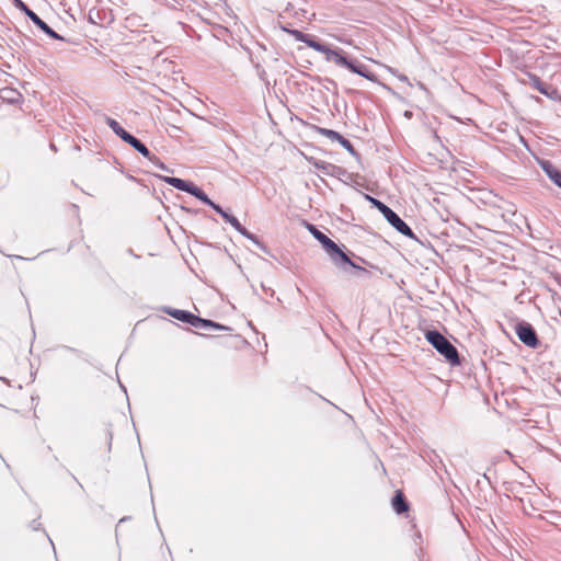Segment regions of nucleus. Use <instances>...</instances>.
I'll list each match as a JSON object with an SVG mask.
<instances>
[{
  "label": "nucleus",
  "mask_w": 561,
  "mask_h": 561,
  "mask_svg": "<svg viewBox=\"0 0 561 561\" xmlns=\"http://www.w3.org/2000/svg\"><path fill=\"white\" fill-rule=\"evenodd\" d=\"M0 380H2L3 382H8V380L3 377H0Z\"/></svg>",
  "instance_id": "obj_27"
},
{
  "label": "nucleus",
  "mask_w": 561,
  "mask_h": 561,
  "mask_svg": "<svg viewBox=\"0 0 561 561\" xmlns=\"http://www.w3.org/2000/svg\"><path fill=\"white\" fill-rule=\"evenodd\" d=\"M21 98V94L11 88L0 89V99L9 103H15Z\"/></svg>",
  "instance_id": "obj_18"
},
{
  "label": "nucleus",
  "mask_w": 561,
  "mask_h": 561,
  "mask_svg": "<svg viewBox=\"0 0 561 561\" xmlns=\"http://www.w3.org/2000/svg\"><path fill=\"white\" fill-rule=\"evenodd\" d=\"M126 144L131 146L136 151H138L141 156L147 158L148 160L156 159V156L150 152V150L142 144L138 138L133 136L131 134L125 140Z\"/></svg>",
  "instance_id": "obj_12"
},
{
  "label": "nucleus",
  "mask_w": 561,
  "mask_h": 561,
  "mask_svg": "<svg viewBox=\"0 0 561 561\" xmlns=\"http://www.w3.org/2000/svg\"><path fill=\"white\" fill-rule=\"evenodd\" d=\"M213 209L216 213H218L226 220V222L230 224L233 228H238L239 220L237 219V217L224 210L221 206L218 204H216V206Z\"/></svg>",
  "instance_id": "obj_20"
},
{
  "label": "nucleus",
  "mask_w": 561,
  "mask_h": 561,
  "mask_svg": "<svg viewBox=\"0 0 561 561\" xmlns=\"http://www.w3.org/2000/svg\"><path fill=\"white\" fill-rule=\"evenodd\" d=\"M165 312L169 316H171L172 318H174V319H176L179 321H182L184 323H188V324L192 323V320H193V317H194V313H192L190 311H186V310H180V309L167 308Z\"/></svg>",
  "instance_id": "obj_16"
},
{
  "label": "nucleus",
  "mask_w": 561,
  "mask_h": 561,
  "mask_svg": "<svg viewBox=\"0 0 561 561\" xmlns=\"http://www.w3.org/2000/svg\"><path fill=\"white\" fill-rule=\"evenodd\" d=\"M515 332H516L518 339L526 346L536 348L540 344V341L537 336V333H536L534 327L526 321L518 322L515 327Z\"/></svg>",
  "instance_id": "obj_6"
},
{
  "label": "nucleus",
  "mask_w": 561,
  "mask_h": 561,
  "mask_svg": "<svg viewBox=\"0 0 561 561\" xmlns=\"http://www.w3.org/2000/svg\"><path fill=\"white\" fill-rule=\"evenodd\" d=\"M240 234L245 237L247 239L251 240L260 250H262L264 253L270 254V250L267 247L262 243L259 238L250 232L247 228H244L240 222L238 228H234Z\"/></svg>",
  "instance_id": "obj_15"
},
{
  "label": "nucleus",
  "mask_w": 561,
  "mask_h": 561,
  "mask_svg": "<svg viewBox=\"0 0 561 561\" xmlns=\"http://www.w3.org/2000/svg\"><path fill=\"white\" fill-rule=\"evenodd\" d=\"M314 167L320 170L322 173L330 175V168H333L332 163H327L324 161H317L314 162Z\"/></svg>",
  "instance_id": "obj_21"
},
{
  "label": "nucleus",
  "mask_w": 561,
  "mask_h": 561,
  "mask_svg": "<svg viewBox=\"0 0 561 561\" xmlns=\"http://www.w3.org/2000/svg\"><path fill=\"white\" fill-rule=\"evenodd\" d=\"M399 79H400L401 81H403V82H408V81H409V80H408V77H407V76H404V75H400V76H399Z\"/></svg>",
  "instance_id": "obj_25"
},
{
  "label": "nucleus",
  "mask_w": 561,
  "mask_h": 561,
  "mask_svg": "<svg viewBox=\"0 0 561 561\" xmlns=\"http://www.w3.org/2000/svg\"><path fill=\"white\" fill-rule=\"evenodd\" d=\"M31 527L34 529V530H38L39 527H41V524L37 523L35 519L32 522L31 524Z\"/></svg>",
  "instance_id": "obj_24"
},
{
  "label": "nucleus",
  "mask_w": 561,
  "mask_h": 561,
  "mask_svg": "<svg viewBox=\"0 0 561 561\" xmlns=\"http://www.w3.org/2000/svg\"><path fill=\"white\" fill-rule=\"evenodd\" d=\"M324 55L327 61L334 62L339 67L346 68L351 72L359 75L369 81H377V76L374 72L369 71L365 65L360 64L356 59L347 58L342 49H332L328 46Z\"/></svg>",
  "instance_id": "obj_2"
},
{
  "label": "nucleus",
  "mask_w": 561,
  "mask_h": 561,
  "mask_svg": "<svg viewBox=\"0 0 561 561\" xmlns=\"http://www.w3.org/2000/svg\"><path fill=\"white\" fill-rule=\"evenodd\" d=\"M264 75H265V71H264V70H262V71L260 72V77H261V78H263V77H264Z\"/></svg>",
  "instance_id": "obj_26"
},
{
  "label": "nucleus",
  "mask_w": 561,
  "mask_h": 561,
  "mask_svg": "<svg viewBox=\"0 0 561 561\" xmlns=\"http://www.w3.org/2000/svg\"><path fill=\"white\" fill-rule=\"evenodd\" d=\"M191 325L194 328H197V329H202V330H210V329L225 330V331L230 330V328H228V327H225L220 323H217V322L208 320V319H203L195 314L193 317Z\"/></svg>",
  "instance_id": "obj_11"
},
{
  "label": "nucleus",
  "mask_w": 561,
  "mask_h": 561,
  "mask_svg": "<svg viewBox=\"0 0 561 561\" xmlns=\"http://www.w3.org/2000/svg\"><path fill=\"white\" fill-rule=\"evenodd\" d=\"M14 5L23 12L41 31L53 39L64 41L65 38L56 33L45 21H43L33 10L22 0H13Z\"/></svg>",
  "instance_id": "obj_5"
},
{
  "label": "nucleus",
  "mask_w": 561,
  "mask_h": 561,
  "mask_svg": "<svg viewBox=\"0 0 561 561\" xmlns=\"http://www.w3.org/2000/svg\"><path fill=\"white\" fill-rule=\"evenodd\" d=\"M308 230L317 239L327 251L332 262L340 268L346 271V267H352L360 272H367L365 268L356 265L340 247L331 240L327 234L320 231L316 226L308 224Z\"/></svg>",
  "instance_id": "obj_1"
},
{
  "label": "nucleus",
  "mask_w": 561,
  "mask_h": 561,
  "mask_svg": "<svg viewBox=\"0 0 561 561\" xmlns=\"http://www.w3.org/2000/svg\"><path fill=\"white\" fill-rule=\"evenodd\" d=\"M297 42L305 43L308 47L314 49L316 51L324 54L328 48V45L318 41L313 35L304 33L299 30H286Z\"/></svg>",
  "instance_id": "obj_7"
},
{
  "label": "nucleus",
  "mask_w": 561,
  "mask_h": 561,
  "mask_svg": "<svg viewBox=\"0 0 561 561\" xmlns=\"http://www.w3.org/2000/svg\"><path fill=\"white\" fill-rule=\"evenodd\" d=\"M525 82L528 83L531 88L538 90L541 94L553 99L552 94L556 93V90H551V87L542 82L538 76L527 73V80Z\"/></svg>",
  "instance_id": "obj_9"
},
{
  "label": "nucleus",
  "mask_w": 561,
  "mask_h": 561,
  "mask_svg": "<svg viewBox=\"0 0 561 561\" xmlns=\"http://www.w3.org/2000/svg\"><path fill=\"white\" fill-rule=\"evenodd\" d=\"M425 339L451 366L460 365L461 359L457 348L439 331L427 330Z\"/></svg>",
  "instance_id": "obj_3"
},
{
  "label": "nucleus",
  "mask_w": 561,
  "mask_h": 561,
  "mask_svg": "<svg viewBox=\"0 0 561 561\" xmlns=\"http://www.w3.org/2000/svg\"><path fill=\"white\" fill-rule=\"evenodd\" d=\"M163 180L170 186H172V187H174V188H176L179 191L188 193V194H190V192L192 191V188L194 186L193 182L185 181V180L180 179V178L167 176Z\"/></svg>",
  "instance_id": "obj_13"
},
{
  "label": "nucleus",
  "mask_w": 561,
  "mask_h": 561,
  "mask_svg": "<svg viewBox=\"0 0 561 561\" xmlns=\"http://www.w3.org/2000/svg\"><path fill=\"white\" fill-rule=\"evenodd\" d=\"M367 199L370 202V204L377 208L386 218V220L401 234L415 239L413 230L410 228V226L400 218V216L393 211L389 206H387L381 201L371 197L369 195H366Z\"/></svg>",
  "instance_id": "obj_4"
},
{
  "label": "nucleus",
  "mask_w": 561,
  "mask_h": 561,
  "mask_svg": "<svg viewBox=\"0 0 561 561\" xmlns=\"http://www.w3.org/2000/svg\"><path fill=\"white\" fill-rule=\"evenodd\" d=\"M539 164L547 176L561 188V171L549 160H541Z\"/></svg>",
  "instance_id": "obj_10"
},
{
  "label": "nucleus",
  "mask_w": 561,
  "mask_h": 561,
  "mask_svg": "<svg viewBox=\"0 0 561 561\" xmlns=\"http://www.w3.org/2000/svg\"><path fill=\"white\" fill-rule=\"evenodd\" d=\"M330 172L332 176H341V175H344L346 174V170L341 168V167H337V165H334L333 164V168H330Z\"/></svg>",
  "instance_id": "obj_22"
},
{
  "label": "nucleus",
  "mask_w": 561,
  "mask_h": 561,
  "mask_svg": "<svg viewBox=\"0 0 561 561\" xmlns=\"http://www.w3.org/2000/svg\"><path fill=\"white\" fill-rule=\"evenodd\" d=\"M149 161L152 162L159 169H161L163 171H169L168 167L163 162H161L157 156H156V159L149 160Z\"/></svg>",
  "instance_id": "obj_23"
},
{
  "label": "nucleus",
  "mask_w": 561,
  "mask_h": 561,
  "mask_svg": "<svg viewBox=\"0 0 561 561\" xmlns=\"http://www.w3.org/2000/svg\"><path fill=\"white\" fill-rule=\"evenodd\" d=\"M105 123L113 130V133L116 136H118L123 141H125L127 137L130 135L118 124V122H116L112 117L105 116Z\"/></svg>",
  "instance_id": "obj_17"
},
{
  "label": "nucleus",
  "mask_w": 561,
  "mask_h": 561,
  "mask_svg": "<svg viewBox=\"0 0 561 561\" xmlns=\"http://www.w3.org/2000/svg\"><path fill=\"white\" fill-rule=\"evenodd\" d=\"M190 194L194 197H196L197 199H199L201 202H203L204 204L210 206L211 208H214L216 206V203H214L208 196L207 194L201 188L198 187L197 185L194 184L192 191L190 192Z\"/></svg>",
  "instance_id": "obj_19"
},
{
  "label": "nucleus",
  "mask_w": 561,
  "mask_h": 561,
  "mask_svg": "<svg viewBox=\"0 0 561 561\" xmlns=\"http://www.w3.org/2000/svg\"><path fill=\"white\" fill-rule=\"evenodd\" d=\"M317 131L331 139L332 141H337V145H341L344 149H346L352 156H358L357 151L355 150L354 146L351 144L348 139L343 137L341 134L333 129H328L323 127H317Z\"/></svg>",
  "instance_id": "obj_8"
},
{
  "label": "nucleus",
  "mask_w": 561,
  "mask_h": 561,
  "mask_svg": "<svg viewBox=\"0 0 561 561\" xmlns=\"http://www.w3.org/2000/svg\"><path fill=\"white\" fill-rule=\"evenodd\" d=\"M392 507L397 514L408 512L409 503L401 491H397L391 501Z\"/></svg>",
  "instance_id": "obj_14"
}]
</instances>
